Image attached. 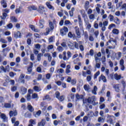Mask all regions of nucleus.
<instances>
[{"label":"nucleus","mask_w":126,"mask_h":126,"mask_svg":"<svg viewBox=\"0 0 126 126\" xmlns=\"http://www.w3.org/2000/svg\"><path fill=\"white\" fill-rule=\"evenodd\" d=\"M4 107L7 109H9L10 108H11V104H10V103H5Z\"/></svg>","instance_id":"nucleus-32"},{"label":"nucleus","mask_w":126,"mask_h":126,"mask_svg":"<svg viewBox=\"0 0 126 126\" xmlns=\"http://www.w3.org/2000/svg\"><path fill=\"white\" fill-rule=\"evenodd\" d=\"M46 56H48V61L51 62V61H52V56H51V55L49 54H44V57H46Z\"/></svg>","instance_id":"nucleus-36"},{"label":"nucleus","mask_w":126,"mask_h":126,"mask_svg":"<svg viewBox=\"0 0 126 126\" xmlns=\"http://www.w3.org/2000/svg\"><path fill=\"white\" fill-rule=\"evenodd\" d=\"M74 48H75V49H77V50H79V47H78V43L76 42H74Z\"/></svg>","instance_id":"nucleus-41"},{"label":"nucleus","mask_w":126,"mask_h":126,"mask_svg":"<svg viewBox=\"0 0 126 126\" xmlns=\"http://www.w3.org/2000/svg\"><path fill=\"white\" fill-rule=\"evenodd\" d=\"M57 50L59 52H63V48L62 46H59L58 47Z\"/></svg>","instance_id":"nucleus-49"},{"label":"nucleus","mask_w":126,"mask_h":126,"mask_svg":"<svg viewBox=\"0 0 126 126\" xmlns=\"http://www.w3.org/2000/svg\"><path fill=\"white\" fill-rule=\"evenodd\" d=\"M100 75V71H97L96 72V73L94 75V79H96L97 78V77L98 76V75Z\"/></svg>","instance_id":"nucleus-37"},{"label":"nucleus","mask_w":126,"mask_h":126,"mask_svg":"<svg viewBox=\"0 0 126 126\" xmlns=\"http://www.w3.org/2000/svg\"><path fill=\"white\" fill-rule=\"evenodd\" d=\"M14 124V126H19V121H16Z\"/></svg>","instance_id":"nucleus-64"},{"label":"nucleus","mask_w":126,"mask_h":126,"mask_svg":"<svg viewBox=\"0 0 126 126\" xmlns=\"http://www.w3.org/2000/svg\"><path fill=\"white\" fill-rule=\"evenodd\" d=\"M114 22L116 23V24H117L118 25L121 24V22L120 21V19L118 18H115L114 19Z\"/></svg>","instance_id":"nucleus-27"},{"label":"nucleus","mask_w":126,"mask_h":126,"mask_svg":"<svg viewBox=\"0 0 126 126\" xmlns=\"http://www.w3.org/2000/svg\"><path fill=\"white\" fill-rule=\"evenodd\" d=\"M32 98L33 99H38L39 97L38 96V94H32Z\"/></svg>","instance_id":"nucleus-34"},{"label":"nucleus","mask_w":126,"mask_h":126,"mask_svg":"<svg viewBox=\"0 0 126 126\" xmlns=\"http://www.w3.org/2000/svg\"><path fill=\"white\" fill-rule=\"evenodd\" d=\"M25 118H29L31 119L32 118V114L29 113V112H27L25 114Z\"/></svg>","instance_id":"nucleus-17"},{"label":"nucleus","mask_w":126,"mask_h":126,"mask_svg":"<svg viewBox=\"0 0 126 126\" xmlns=\"http://www.w3.org/2000/svg\"><path fill=\"white\" fill-rule=\"evenodd\" d=\"M43 100H48V101H51V100H52V98L50 97V95H46L44 96V98L43 99Z\"/></svg>","instance_id":"nucleus-28"},{"label":"nucleus","mask_w":126,"mask_h":126,"mask_svg":"<svg viewBox=\"0 0 126 126\" xmlns=\"http://www.w3.org/2000/svg\"><path fill=\"white\" fill-rule=\"evenodd\" d=\"M92 79V78L91 77V76H88L87 77V81H88L89 82L91 81V79Z\"/></svg>","instance_id":"nucleus-62"},{"label":"nucleus","mask_w":126,"mask_h":126,"mask_svg":"<svg viewBox=\"0 0 126 126\" xmlns=\"http://www.w3.org/2000/svg\"><path fill=\"white\" fill-rule=\"evenodd\" d=\"M46 4L48 8H49L50 9H54V7H53V6H52V5L50 4V2H47L46 3Z\"/></svg>","instance_id":"nucleus-29"},{"label":"nucleus","mask_w":126,"mask_h":126,"mask_svg":"<svg viewBox=\"0 0 126 126\" xmlns=\"http://www.w3.org/2000/svg\"><path fill=\"white\" fill-rule=\"evenodd\" d=\"M71 84H72V85H75V84H76V79H73L71 80Z\"/></svg>","instance_id":"nucleus-42"},{"label":"nucleus","mask_w":126,"mask_h":126,"mask_svg":"<svg viewBox=\"0 0 126 126\" xmlns=\"http://www.w3.org/2000/svg\"><path fill=\"white\" fill-rule=\"evenodd\" d=\"M101 79L102 80L103 82H107V79H106V77H105V76L103 75H101V76L98 78V80L99 82L101 81Z\"/></svg>","instance_id":"nucleus-10"},{"label":"nucleus","mask_w":126,"mask_h":126,"mask_svg":"<svg viewBox=\"0 0 126 126\" xmlns=\"http://www.w3.org/2000/svg\"><path fill=\"white\" fill-rule=\"evenodd\" d=\"M107 123H109L110 125H114V123H113V119L109 118L108 120H107Z\"/></svg>","instance_id":"nucleus-40"},{"label":"nucleus","mask_w":126,"mask_h":126,"mask_svg":"<svg viewBox=\"0 0 126 126\" xmlns=\"http://www.w3.org/2000/svg\"><path fill=\"white\" fill-rule=\"evenodd\" d=\"M95 101H96V97L95 96H93L91 97H89L88 98V102L90 104H93L94 106L96 105V102H95Z\"/></svg>","instance_id":"nucleus-2"},{"label":"nucleus","mask_w":126,"mask_h":126,"mask_svg":"<svg viewBox=\"0 0 126 126\" xmlns=\"http://www.w3.org/2000/svg\"><path fill=\"white\" fill-rule=\"evenodd\" d=\"M75 33L77 35V38H78L79 39L80 38H81V33H80V32L79 31V28H78L77 27H75Z\"/></svg>","instance_id":"nucleus-5"},{"label":"nucleus","mask_w":126,"mask_h":126,"mask_svg":"<svg viewBox=\"0 0 126 126\" xmlns=\"http://www.w3.org/2000/svg\"><path fill=\"white\" fill-rule=\"evenodd\" d=\"M89 39L91 42H93V41H94V37H93V36L92 35H90L89 37Z\"/></svg>","instance_id":"nucleus-55"},{"label":"nucleus","mask_w":126,"mask_h":126,"mask_svg":"<svg viewBox=\"0 0 126 126\" xmlns=\"http://www.w3.org/2000/svg\"><path fill=\"white\" fill-rule=\"evenodd\" d=\"M84 96L82 94H77L76 95V98L77 99V100H80L81 99H83Z\"/></svg>","instance_id":"nucleus-19"},{"label":"nucleus","mask_w":126,"mask_h":126,"mask_svg":"<svg viewBox=\"0 0 126 126\" xmlns=\"http://www.w3.org/2000/svg\"><path fill=\"white\" fill-rule=\"evenodd\" d=\"M29 9H30L31 11H32V10H37V7L32 5V6L29 7Z\"/></svg>","instance_id":"nucleus-25"},{"label":"nucleus","mask_w":126,"mask_h":126,"mask_svg":"<svg viewBox=\"0 0 126 126\" xmlns=\"http://www.w3.org/2000/svg\"><path fill=\"white\" fill-rule=\"evenodd\" d=\"M30 28H31L32 30V31H34V32H39L40 31L39 29H35V26H34V25H30Z\"/></svg>","instance_id":"nucleus-13"},{"label":"nucleus","mask_w":126,"mask_h":126,"mask_svg":"<svg viewBox=\"0 0 126 126\" xmlns=\"http://www.w3.org/2000/svg\"><path fill=\"white\" fill-rule=\"evenodd\" d=\"M24 63L25 64H27V63H28V58L27 57H25L23 59Z\"/></svg>","instance_id":"nucleus-45"},{"label":"nucleus","mask_w":126,"mask_h":126,"mask_svg":"<svg viewBox=\"0 0 126 126\" xmlns=\"http://www.w3.org/2000/svg\"><path fill=\"white\" fill-rule=\"evenodd\" d=\"M95 67H96L97 68H100V67H101V64L100 63H96L95 64Z\"/></svg>","instance_id":"nucleus-58"},{"label":"nucleus","mask_w":126,"mask_h":126,"mask_svg":"<svg viewBox=\"0 0 126 126\" xmlns=\"http://www.w3.org/2000/svg\"><path fill=\"white\" fill-rule=\"evenodd\" d=\"M2 71H3V72H6L5 68H4V67H3V66H1L0 67V73H1V72H2Z\"/></svg>","instance_id":"nucleus-35"},{"label":"nucleus","mask_w":126,"mask_h":126,"mask_svg":"<svg viewBox=\"0 0 126 126\" xmlns=\"http://www.w3.org/2000/svg\"><path fill=\"white\" fill-rule=\"evenodd\" d=\"M79 47V49H80V51H81V52H83V51H84V46H83V45L80 44Z\"/></svg>","instance_id":"nucleus-47"},{"label":"nucleus","mask_w":126,"mask_h":126,"mask_svg":"<svg viewBox=\"0 0 126 126\" xmlns=\"http://www.w3.org/2000/svg\"><path fill=\"white\" fill-rule=\"evenodd\" d=\"M75 10V9H74V7H72L71 11H69V15L71 17H72V16H73V11H74Z\"/></svg>","instance_id":"nucleus-30"},{"label":"nucleus","mask_w":126,"mask_h":126,"mask_svg":"<svg viewBox=\"0 0 126 126\" xmlns=\"http://www.w3.org/2000/svg\"><path fill=\"white\" fill-rule=\"evenodd\" d=\"M67 58L69 60V58L71 57V53L70 51H68L67 53Z\"/></svg>","instance_id":"nucleus-56"},{"label":"nucleus","mask_w":126,"mask_h":126,"mask_svg":"<svg viewBox=\"0 0 126 126\" xmlns=\"http://www.w3.org/2000/svg\"><path fill=\"white\" fill-rule=\"evenodd\" d=\"M1 119L2 120L3 123H7L8 122V119L7 117H6V115H5L4 114H1L0 115Z\"/></svg>","instance_id":"nucleus-6"},{"label":"nucleus","mask_w":126,"mask_h":126,"mask_svg":"<svg viewBox=\"0 0 126 126\" xmlns=\"http://www.w3.org/2000/svg\"><path fill=\"white\" fill-rule=\"evenodd\" d=\"M79 61V59H76V60H75L74 61V64H78V65L81 66V63H78L77 62H78Z\"/></svg>","instance_id":"nucleus-33"},{"label":"nucleus","mask_w":126,"mask_h":126,"mask_svg":"<svg viewBox=\"0 0 126 126\" xmlns=\"http://www.w3.org/2000/svg\"><path fill=\"white\" fill-rule=\"evenodd\" d=\"M63 71H64L63 69L61 68L58 70L57 72H59V73H63Z\"/></svg>","instance_id":"nucleus-59"},{"label":"nucleus","mask_w":126,"mask_h":126,"mask_svg":"<svg viewBox=\"0 0 126 126\" xmlns=\"http://www.w3.org/2000/svg\"><path fill=\"white\" fill-rule=\"evenodd\" d=\"M10 19L13 22H17V19L15 17H11Z\"/></svg>","instance_id":"nucleus-38"},{"label":"nucleus","mask_w":126,"mask_h":126,"mask_svg":"<svg viewBox=\"0 0 126 126\" xmlns=\"http://www.w3.org/2000/svg\"><path fill=\"white\" fill-rule=\"evenodd\" d=\"M33 89L36 92H40V91H41V89L38 88V86H36L33 87Z\"/></svg>","instance_id":"nucleus-31"},{"label":"nucleus","mask_w":126,"mask_h":126,"mask_svg":"<svg viewBox=\"0 0 126 126\" xmlns=\"http://www.w3.org/2000/svg\"><path fill=\"white\" fill-rule=\"evenodd\" d=\"M21 36V33L19 32H17L16 33H15L14 37L16 38H20Z\"/></svg>","instance_id":"nucleus-24"},{"label":"nucleus","mask_w":126,"mask_h":126,"mask_svg":"<svg viewBox=\"0 0 126 126\" xmlns=\"http://www.w3.org/2000/svg\"><path fill=\"white\" fill-rule=\"evenodd\" d=\"M84 36H85V39H88V33H87V32H85Z\"/></svg>","instance_id":"nucleus-60"},{"label":"nucleus","mask_w":126,"mask_h":126,"mask_svg":"<svg viewBox=\"0 0 126 126\" xmlns=\"http://www.w3.org/2000/svg\"><path fill=\"white\" fill-rule=\"evenodd\" d=\"M67 45L70 50H74V44L72 42L69 41L68 42Z\"/></svg>","instance_id":"nucleus-9"},{"label":"nucleus","mask_w":126,"mask_h":126,"mask_svg":"<svg viewBox=\"0 0 126 126\" xmlns=\"http://www.w3.org/2000/svg\"><path fill=\"white\" fill-rule=\"evenodd\" d=\"M56 84H57L58 86H61L62 85V82L61 81H56Z\"/></svg>","instance_id":"nucleus-57"},{"label":"nucleus","mask_w":126,"mask_h":126,"mask_svg":"<svg viewBox=\"0 0 126 126\" xmlns=\"http://www.w3.org/2000/svg\"><path fill=\"white\" fill-rule=\"evenodd\" d=\"M122 5H123V2H120L118 4H116V6L117 7V8H119V7H122Z\"/></svg>","instance_id":"nucleus-51"},{"label":"nucleus","mask_w":126,"mask_h":126,"mask_svg":"<svg viewBox=\"0 0 126 126\" xmlns=\"http://www.w3.org/2000/svg\"><path fill=\"white\" fill-rule=\"evenodd\" d=\"M17 115V112L16 111H10L9 112V116L10 117H15V116Z\"/></svg>","instance_id":"nucleus-15"},{"label":"nucleus","mask_w":126,"mask_h":126,"mask_svg":"<svg viewBox=\"0 0 126 126\" xmlns=\"http://www.w3.org/2000/svg\"><path fill=\"white\" fill-rule=\"evenodd\" d=\"M49 28H46V35H48L50 32H52L54 29H55V26H54V25L53 24V23L52 22H49Z\"/></svg>","instance_id":"nucleus-1"},{"label":"nucleus","mask_w":126,"mask_h":126,"mask_svg":"<svg viewBox=\"0 0 126 126\" xmlns=\"http://www.w3.org/2000/svg\"><path fill=\"white\" fill-rule=\"evenodd\" d=\"M124 59H121L120 61V66L122 65H124Z\"/></svg>","instance_id":"nucleus-61"},{"label":"nucleus","mask_w":126,"mask_h":126,"mask_svg":"<svg viewBox=\"0 0 126 126\" xmlns=\"http://www.w3.org/2000/svg\"><path fill=\"white\" fill-rule=\"evenodd\" d=\"M46 79H50L52 77V74L47 73L46 75Z\"/></svg>","instance_id":"nucleus-48"},{"label":"nucleus","mask_w":126,"mask_h":126,"mask_svg":"<svg viewBox=\"0 0 126 126\" xmlns=\"http://www.w3.org/2000/svg\"><path fill=\"white\" fill-rule=\"evenodd\" d=\"M114 78L116 80H120L122 78V76L121 75H119L118 74L116 73L114 74Z\"/></svg>","instance_id":"nucleus-21"},{"label":"nucleus","mask_w":126,"mask_h":126,"mask_svg":"<svg viewBox=\"0 0 126 126\" xmlns=\"http://www.w3.org/2000/svg\"><path fill=\"white\" fill-rule=\"evenodd\" d=\"M0 3L3 7L4 8H6L7 7V3H6V1L4 0H2L0 1Z\"/></svg>","instance_id":"nucleus-11"},{"label":"nucleus","mask_w":126,"mask_h":126,"mask_svg":"<svg viewBox=\"0 0 126 126\" xmlns=\"http://www.w3.org/2000/svg\"><path fill=\"white\" fill-rule=\"evenodd\" d=\"M46 124V121L44 119H42L40 122H39L37 126H45Z\"/></svg>","instance_id":"nucleus-14"},{"label":"nucleus","mask_w":126,"mask_h":126,"mask_svg":"<svg viewBox=\"0 0 126 126\" xmlns=\"http://www.w3.org/2000/svg\"><path fill=\"white\" fill-rule=\"evenodd\" d=\"M55 95L56 97L60 101V102H63V100H64V97H63V95L61 96V93H59V92H56L55 93Z\"/></svg>","instance_id":"nucleus-3"},{"label":"nucleus","mask_w":126,"mask_h":126,"mask_svg":"<svg viewBox=\"0 0 126 126\" xmlns=\"http://www.w3.org/2000/svg\"><path fill=\"white\" fill-rule=\"evenodd\" d=\"M38 11L39 12V13L42 14L45 12V8L43 6L40 5L39 6V9L38 10Z\"/></svg>","instance_id":"nucleus-8"},{"label":"nucleus","mask_w":126,"mask_h":126,"mask_svg":"<svg viewBox=\"0 0 126 126\" xmlns=\"http://www.w3.org/2000/svg\"><path fill=\"white\" fill-rule=\"evenodd\" d=\"M17 89V87L16 86H14L11 88V90L12 92H14V91H16Z\"/></svg>","instance_id":"nucleus-53"},{"label":"nucleus","mask_w":126,"mask_h":126,"mask_svg":"<svg viewBox=\"0 0 126 126\" xmlns=\"http://www.w3.org/2000/svg\"><path fill=\"white\" fill-rule=\"evenodd\" d=\"M98 90V88H97V86H94V89L92 90V92L93 94H94V95H97V90Z\"/></svg>","instance_id":"nucleus-16"},{"label":"nucleus","mask_w":126,"mask_h":126,"mask_svg":"<svg viewBox=\"0 0 126 126\" xmlns=\"http://www.w3.org/2000/svg\"><path fill=\"white\" fill-rule=\"evenodd\" d=\"M31 90H29L28 93L26 96V98H27L28 101H30V100H31Z\"/></svg>","instance_id":"nucleus-12"},{"label":"nucleus","mask_w":126,"mask_h":126,"mask_svg":"<svg viewBox=\"0 0 126 126\" xmlns=\"http://www.w3.org/2000/svg\"><path fill=\"white\" fill-rule=\"evenodd\" d=\"M84 89L85 90V91H87L88 92L90 90L91 88L89 85H85L84 86Z\"/></svg>","instance_id":"nucleus-20"},{"label":"nucleus","mask_w":126,"mask_h":126,"mask_svg":"<svg viewBox=\"0 0 126 126\" xmlns=\"http://www.w3.org/2000/svg\"><path fill=\"white\" fill-rule=\"evenodd\" d=\"M114 89H115V91L116 92H120V89L119 88V86H118V85L114 86Z\"/></svg>","instance_id":"nucleus-46"},{"label":"nucleus","mask_w":126,"mask_h":126,"mask_svg":"<svg viewBox=\"0 0 126 126\" xmlns=\"http://www.w3.org/2000/svg\"><path fill=\"white\" fill-rule=\"evenodd\" d=\"M21 93L22 95H24L27 93V89L25 88V87H22L21 88Z\"/></svg>","instance_id":"nucleus-18"},{"label":"nucleus","mask_w":126,"mask_h":126,"mask_svg":"<svg viewBox=\"0 0 126 126\" xmlns=\"http://www.w3.org/2000/svg\"><path fill=\"white\" fill-rule=\"evenodd\" d=\"M97 121H98V123H104V119H103V118H102V117H99L98 118Z\"/></svg>","instance_id":"nucleus-43"},{"label":"nucleus","mask_w":126,"mask_h":126,"mask_svg":"<svg viewBox=\"0 0 126 126\" xmlns=\"http://www.w3.org/2000/svg\"><path fill=\"white\" fill-rule=\"evenodd\" d=\"M121 9H124L126 11V3H124L121 6Z\"/></svg>","instance_id":"nucleus-50"},{"label":"nucleus","mask_w":126,"mask_h":126,"mask_svg":"<svg viewBox=\"0 0 126 126\" xmlns=\"http://www.w3.org/2000/svg\"><path fill=\"white\" fill-rule=\"evenodd\" d=\"M112 33H113V34H115L116 35H119V33H120V32L119 31V30L117 29H114L112 30Z\"/></svg>","instance_id":"nucleus-23"},{"label":"nucleus","mask_w":126,"mask_h":126,"mask_svg":"<svg viewBox=\"0 0 126 126\" xmlns=\"http://www.w3.org/2000/svg\"><path fill=\"white\" fill-rule=\"evenodd\" d=\"M102 25H103V27L101 29V31L104 32V31H106V27L108 26V21H104Z\"/></svg>","instance_id":"nucleus-7"},{"label":"nucleus","mask_w":126,"mask_h":126,"mask_svg":"<svg viewBox=\"0 0 126 126\" xmlns=\"http://www.w3.org/2000/svg\"><path fill=\"white\" fill-rule=\"evenodd\" d=\"M67 32H68V29H67L66 27H63V28L60 30V33L62 36H64V35H66Z\"/></svg>","instance_id":"nucleus-4"},{"label":"nucleus","mask_w":126,"mask_h":126,"mask_svg":"<svg viewBox=\"0 0 126 126\" xmlns=\"http://www.w3.org/2000/svg\"><path fill=\"white\" fill-rule=\"evenodd\" d=\"M30 124H31V125H35L36 124V121L33 119H31L30 120Z\"/></svg>","instance_id":"nucleus-44"},{"label":"nucleus","mask_w":126,"mask_h":126,"mask_svg":"<svg viewBox=\"0 0 126 126\" xmlns=\"http://www.w3.org/2000/svg\"><path fill=\"white\" fill-rule=\"evenodd\" d=\"M28 110H29L31 112H34V108H33V106L30 104L28 105Z\"/></svg>","instance_id":"nucleus-22"},{"label":"nucleus","mask_w":126,"mask_h":126,"mask_svg":"<svg viewBox=\"0 0 126 126\" xmlns=\"http://www.w3.org/2000/svg\"><path fill=\"white\" fill-rule=\"evenodd\" d=\"M113 27H116V25L115 24H111L108 27V29H112Z\"/></svg>","instance_id":"nucleus-52"},{"label":"nucleus","mask_w":126,"mask_h":126,"mask_svg":"<svg viewBox=\"0 0 126 126\" xmlns=\"http://www.w3.org/2000/svg\"><path fill=\"white\" fill-rule=\"evenodd\" d=\"M41 110H38L36 113V115H35V118H37V117H39L40 116V115H41Z\"/></svg>","instance_id":"nucleus-39"},{"label":"nucleus","mask_w":126,"mask_h":126,"mask_svg":"<svg viewBox=\"0 0 126 126\" xmlns=\"http://www.w3.org/2000/svg\"><path fill=\"white\" fill-rule=\"evenodd\" d=\"M36 71L39 73L42 72V68H41V67H37L36 68Z\"/></svg>","instance_id":"nucleus-54"},{"label":"nucleus","mask_w":126,"mask_h":126,"mask_svg":"<svg viewBox=\"0 0 126 126\" xmlns=\"http://www.w3.org/2000/svg\"><path fill=\"white\" fill-rule=\"evenodd\" d=\"M7 16V14H6V13L4 12L2 14V16H0V18L3 19V20H4V19H5L6 18V17Z\"/></svg>","instance_id":"nucleus-26"},{"label":"nucleus","mask_w":126,"mask_h":126,"mask_svg":"<svg viewBox=\"0 0 126 126\" xmlns=\"http://www.w3.org/2000/svg\"><path fill=\"white\" fill-rule=\"evenodd\" d=\"M31 61H34L35 60V57L34 56V54L31 55Z\"/></svg>","instance_id":"nucleus-63"}]
</instances>
